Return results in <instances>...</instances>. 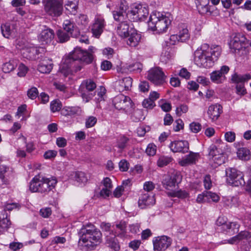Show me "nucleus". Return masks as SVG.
<instances>
[{
  "instance_id": "f257e3e1",
  "label": "nucleus",
  "mask_w": 251,
  "mask_h": 251,
  "mask_svg": "<svg viewBox=\"0 0 251 251\" xmlns=\"http://www.w3.org/2000/svg\"><path fill=\"white\" fill-rule=\"evenodd\" d=\"M93 59L92 53L82 50L80 48H76L65 59L61 72L66 76L69 73L78 71L81 70V66L78 65L76 61H80L86 64H90Z\"/></svg>"
},
{
  "instance_id": "f03ea898",
  "label": "nucleus",
  "mask_w": 251,
  "mask_h": 251,
  "mask_svg": "<svg viewBox=\"0 0 251 251\" xmlns=\"http://www.w3.org/2000/svg\"><path fill=\"white\" fill-rule=\"evenodd\" d=\"M221 53L218 46L210 47L207 44L201 45L194 52V62L200 67L209 68L212 67Z\"/></svg>"
},
{
  "instance_id": "7ed1b4c3",
  "label": "nucleus",
  "mask_w": 251,
  "mask_h": 251,
  "mask_svg": "<svg viewBox=\"0 0 251 251\" xmlns=\"http://www.w3.org/2000/svg\"><path fill=\"white\" fill-rule=\"evenodd\" d=\"M80 246L88 250H93L99 245L102 240V234L99 229L93 225L83 226L79 232Z\"/></svg>"
},
{
  "instance_id": "20e7f679",
  "label": "nucleus",
  "mask_w": 251,
  "mask_h": 251,
  "mask_svg": "<svg viewBox=\"0 0 251 251\" xmlns=\"http://www.w3.org/2000/svg\"><path fill=\"white\" fill-rule=\"evenodd\" d=\"M127 9V5L126 2L121 1L119 7L113 11V16L114 20L120 23L117 26V33L122 38L127 37L130 33V28L131 27L129 22L130 19L127 17L126 10Z\"/></svg>"
},
{
  "instance_id": "39448f33",
  "label": "nucleus",
  "mask_w": 251,
  "mask_h": 251,
  "mask_svg": "<svg viewBox=\"0 0 251 251\" xmlns=\"http://www.w3.org/2000/svg\"><path fill=\"white\" fill-rule=\"evenodd\" d=\"M172 20V17L170 13L152 12L148 22L149 28L156 33L166 32L171 25Z\"/></svg>"
},
{
  "instance_id": "423d86ee",
  "label": "nucleus",
  "mask_w": 251,
  "mask_h": 251,
  "mask_svg": "<svg viewBox=\"0 0 251 251\" xmlns=\"http://www.w3.org/2000/svg\"><path fill=\"white\" fill-rule=\"evenodd\" d=\"M57 180L55 178H47L40 175L36 176L29 184V190L32 192L48 193L54 188Z\"/></svg>"
},
{
  "instance_id": "0eeeda50",
  "label": "nucleus",
  "mask_w": 251,
  "mask_h": 251,
  "mask_svg": "<svg viewBox=\"0 0 251 251\" xmlns=\"http://www.w3.org/2000/svg\"><path fill=\"white\" fill-rule=\"evenodd\" d=\"M46 13L52 17L60 16L63 11V0H43Z\"/></svg>"
},
{
  "instance_id": "6e6552de",
  "label": "nucleus",
  "mask_w": 251,
  "mask_h": 251,
  "mask_svg": "<svg viewBox=\"0 0 251 251\" xmlns=\"http://www.w3.org/2000/svg\"><path fill=\"white\" fill-rule=\"evenodd\" d=\"M166 78L162 68L159 67L151 68L147 73V78L156 86L162 85Z\"/></svg>"
},
{
  "instance_id": "1a4fd4ad",
  "label": "nucleus",
  "mask_w": 251,
  "mask_h": 251,
  "mask_svg": "<svg viewBox=\"0 0 251 251\" xmlns=\"http://www.w3.org/2000/svg\"><path fill=\"white\" fill-rule=\"evenodd\" d=\"M226 174L227 182L233 186H244L245 181L242 172L235 168H229L226 170Z\"/></svg>"
},
{
  "instance_id": "9d476101",
  "label": "nucleus",
  "mask_w": 251,
  "mask_h": 251,
  "mask_svg": "<svg viewBox=\"0 0 251 251\" xmlns=\"http://www.w3.org/2000/svg\"><path fill=\"white\" fill-rule=\"evenodd\" d=\"M115 107L119 110H123L127 113L132 108V102L130 98L124 95H119L113 100Z\"/></svg>"
},
{
  "instance_id": "9b49d317",
  "label": "nucleus",
  "mask_w": 251,
  "mask_h": 251,
  "mask_svg": "<svg viewBox=\"0 0 251 251\" xmlns=\"http://www.w3.org/2000/svg\"><path fill=\"white\" fill-rule=\"evenodd\" d=\"M127 16L133 22L142 20L149 14L148 9L142 5L138 4L132 7L126 13Z\"/></svg>"
},
{
  "instance_id": "f8f14e48",
  "label": "nucleus",
  "mask_w": 251,
  "mask_h": 251,
  "mask_svg": "<svg viewBox=\"0 0 251 251\" xmlns=\"http://www.w3.org/2000/svg\"><path fill=\"white\" fill-rule=\"evenodd\" d=\"M105 25L106 22L103 17L100 15H97L91 29L93 36L99 38L103 32Z\"/></svg>"
},
{
  "instance_id": "ddd939ff",
  "label": "nucleus",
  "mask_w": 251,
  "mask_h": 251,
  "mask_svg": "<svg viewBox=\"0 0 251 251\" xmlns=\"http://www.w3.org/2000/svg\"><path fill=\"white\" fill-rule=\"evenodd\" d=\"M172 239L167 236L155 237L153 240V249L155 251H164L172 243Z\"/></svg>"
},
{
  "instance_id": "4468645a",
  "label": "nucleus",
  "mask_w": 251,
  "mask_h": 251,
  "mask_svg": "<svg viewBox=\"0 0 251 251\" xmlns=\"http://www.w3.org/2000/svg\"><path fill=\"white\" fill-rule=\"evenodd\" d=\"M229 71V68L226 65L222 66L219 70L213 71L210 74L211 81L215 83L220 84L223 83L226 79L225 75Z\"/></svg>"
},
{
  "instance_id": "2eb2a0df",
  "label": "nucleus",
  "mask_w": 251,
  "mask_h": 251,
  "mask_svg": "<svg viewBox=\"0 0 251 251\" xmlns=\"http://www.w3.org/2000/svg\"><path fill=\"white\" fill-rule=\"evenodd\" d=\"M17 48L22 50V54L24 58L28 60H36L39 58V50L34 47L24 46L21 47L17 44Z\"/></svg>"
},
{
  "instance_id": "dca6fc26",
  "label": "nucleus",
  "mask_w": 251,
  "mask_h": 251,
  "mask_svg": "<svg viewBox=\"0 0 251 251\" xmlns=\"http://www.w3.org/2000/svg\"><path fill=\"white\" fill-rule=\"evenodd\" d=\"M169 148L174 152H187L189 150V143L185 140H178L171 142Z\"/></svg>"
},
{
  "instance_id": "f3484780",
  "label": "nucleus",
  "mask_w": 251,
  "mask_h": 251,
  "mask_svg": "<svg viewBox=\"0 0 251 251\" xmlns=\"http://www.w3.org/2000/svg\"><path fill=\"white\" fill-rule=\"evenodd\" d=\"M222 112V106L220 104H215L209 106L207 114L211 121L215 122L218 120Z\"/></svg>"
},
{
  "instance_id": "a211bd4d",
  "label": "nucleus",
  "mask_w": 251,
  "mask_h": 251,
  "mask_svg": "<svg viewBox=\"0 0 251 251\" xmlns=\"http://www.w3.org/2000/svg\"><path fill=\"white\" fill-rule=\"evenodd\" d=\"M155 202L154 195L145 193L141 195L138 201L139 206L145 208L146 206L153 205Z\"/></svg>"
},
{
  "instance_id": "6ab92c4d",
  "label": "nucleus",
  "mask_w": 251,
  "mask_h": 251,
  "mask_svg": "<svg viewBox=\"0 0 251 251\" xmlns=\"http://www.w3.org/2000/svg\"><path fill=\"white\" fill-rule=\"evenodd\" d=\"M132 84V79L130 77H126L116 82L115 89L120 92L127 91L131 87Z\"/></svg>"
},
{
  "instance_id": "aec40b11",
  "label": "nucleus",
  "mask_w": 251,
  "mask_h": 251,
  "mask_svg": "<svg viewBox=\"0 0 251 251\" xmlns=\"http://www.w3.org/2000/svg\"><path fill=\"white\" fill-rule=\"evenodd\" d=\"M53 38L54 32L50 28L43 30L38 36V40L43 45L50 43Z\"/></svg>"
},
{
  "instance_id": "412c9836",
  "label": "nucleus",
  "mask_w": 251,
  "mask_h": 251,
  "mask_svg": "<svg viewBox=\"0 0 251 251\" xmlns=\"http://www.w3.org/2000/svg\"><path fill=\"white\" fill-rule=\"evenodd\" d=\"M52 67V60L45 57L40 61L37 69L41 73L49 74L51 72Z\"/></svg>"
},
{
  "instance_id": "4be33fe9",
  "label": "nucleus",
  "mask_w": 251,
  "mask_h": 251,
  "mask_svg": "<svg viewBox=\"0 0 251 251\" xmlns=\"http://www.w3.org/2000/svg\"><path fill=\"white\" fill-rule=\"evenodd\" d=\"M199 157V153L190 151L189 154L186 155L179 161V164L181 166H186L194 164L198 161Z\"/></svg>"
},
{
  "instance_id": "5701e85b",
  "label": "nucleus",
  "mask_w": 251,
  "mask_h": 251,
  "mask_svg": "<svg viewBox=\"0 0 251 251\" xmlns=\"http://www.w3.org/2000/svg\"><path fill=\"white\" fill-rule=\"evenodd\" d=\"M244 38L240 34H236L230 41L229 46L231 49L234 50L235 52L236 50L239 51L243 48Z\"/></svg>"
},
{
  "instance_id": "b1692460",
  "label": "nucleus",
  "mask_w": 251,
  "mask_h": 251,
  "mask_svg": "<svg viewBox=\"0 0 251 251\" xmlns=\"http://www.w3.org/2000/svg\"><path fill=\"white\" fill-rule=\"evenodd\" d=\"M0 27L3 36L7 38L16 32V24L6 23L2 24Z\"/></svg>"
},
{
  "instance_id": "393cba45",
  "label": "nucleus",
  "mask_w": 251,
  "mask_h": 251,
  "mask_svg": "<svg viewBox=\"0 0 251 251\" xmlns=\"http://www.w3.org/2000/svg\"><path fill=\"white\" fill-rule=\"evenodd\" d=\"M128 38L127 40V44L131 47H136L139 43L141 36L133 27L130 28V33L128 35Z\"/></svg>"
},
{
  "instance_id": "a878e982",
  "label": "nucleus",
  "mask_w": 251,
  "mask_h": 251,
  "mask_svg": "<svg viewBox=\"0 0 251 251\" xmlns=\"http://www.w3.org/2000/svg\"><path fill=\"white\" fill-rule=\"evenodd\" d=\"M63 30L70 33V34H71V36L75 38L77 37L78 29L73 22L68 20L64 21L63 24Z\"/></svg>"
},
{
  "instance_id": "bb28decb",
  "label": "nucleus",
  "mask_w": 251,
  "mask_h": 251,
  "mask_svg": "<svg viewBox=\"0 0 251 251\" xmlns=\"http://www.w3.org/2000/svg\"><path fill=\"white\" fill-rule=\"evenodd\" d=\"M251 238V233L247 231H242L238 235L232 237L228 240V243L234 244L239 243L243 240H249Z\"/></svg>"
},
{
  "instance_id": "cd10ccee",
  "label": "nucleus",
  "mask_w": 251,
  "mask_h": 251,
  "mask_svg": "<svg viewBox=\"0 0 251 251\" xmlns=\"http://www.w3.org/2000/svg\"><path fill=\"white\" fill-rule=\"evenodd\" d=\"M130 142V139L128 137L123 135L119 137L116 141L115 147H117L120 153L122 152L124 149L126 148Z\"/></svg>"
},
{
  "instance_id": "c85d7f7f",
  "label": "nucleus",
  "mask_w": 251,
  "mask_h": 251,
  "mask_svg": "<svg viewBox=\"0 0 251 251\" xmlns=\"http://www.w3.org/2000/svg\"><path fill=\"white\" fill-rule=\"evenodd\" d=\"M251 79V75L247 74L244 75L238 74L234 72L231 76V80L235 83H243Z\"/></svg>"
},
{
  "instance_id": "c756f323",
  "label": "nucleus",
  "mask_w": 251,
  "mask_h": 251,
  "mask_svg": "<svg viewBox=\"0 0 251 251\" xmlns=\"http://www.w3.org/2000/svg\"><path fill=\"white\" fill-rule=\"evenodd\" d=\"M78 0H67L65 8L68 14L75 15L76 13Z\"/></svg>"
},
{
  "instance_id": "7c9ffc66",
  "label": "nucleus",
  "mask_w": 251,
  "mask_h": 251,
  "mask_svg": "<svg viewBox=\"0 0 251 251\" xmlns=\"http://www.w3.org/2000/svg\"><path fill=\"white\" fill-rule=\"evenodd\" d=\"M180 42H183L188 40L190 38V33L187 26L185 25H182L179 27V32L176 34Z\"/></svg>"
},
{
  "instance_id": "2f4dec72",
  "label": "nucleus",
  "mask_w": 251,
  "mask_h": 251,
  "mask_svg": "<svg viewBox=\"0 0 251 251\" xmlns=\"http://www.w3.org/2000/svg\"><path fill=\"white\" fill-rule=\"evenodd\" d=\"M18 60L17 59H11L8 62L4 63L2 65V71L5 73H9L14 71L17 67Z\"/></svg>"
},
{
  "instance_id": "473e14b6",
  "label": "nucleus",
  "mask_w": 251,
  "mask_h": 251,
  "mask_svg": "<svg viewBox=\"0 0 251 251\" xmlns=\"http://www.w3.org/2000/svg\"><path fill=\"white\" fill-rule=\"evenodd\" d=\"M81 112V108L78 106L65 107L61 110V113L64 116H72L79 114Z\"/></svg>"
},
{
  "instance_id": "72a5a7b5",
  "label": "nucleus",
  "mask_w": 251,
  "mask_h": 251,
  "mask_svg": "<svg viewBox=\"0 0 251 251\" xmlns=\"http://www.w3.org/2000/svg\"><path fill=\"white\" fill-rule=\"evenodd\" d=\"M180 181V176L176 174L172 175L168 179H165L163 181V183L164 185H166L167 187L166 188L169 189L168 187L175 186L176 184L178 183Z\"/></svg>"
},
{
  "instance_id": "f704fd0d",
  "label": "nucleus",
  "mask_w": 251,
  "mask_h": 251,
  "mask_svg": "<svg viewBox=\"0 0 251 251\" xmlns=\"http://www.w3.org/2000/svg\"><path fill=\"white\" fill-rule=\"evenodd\" d=\"M115 235L106 236V244L109 248L113 249L114 251H118L120 249V246L117 242V240Z\"/></svg>"
},
{
  "instance_id": "c9c22d12",
  "label": "nucleus",
  "mask_w": 251,
  "mask_h": 251,
  "mask_svg": "<svg viewBox=\"0 0 251 251\" xmlns=\"http://www.w3.org/2000/svg\"><path fill=\"white\" fill-rule=\"evenodd\" d=\"M11 172L10 168L6 166H0V178L1 179L3 184L5 185L8 184L7 177Z\"/></svg>"
},
{
  "instance_id": "e433bc0d",
  "label": "nucleus",
  "mask_w": 251,
  "mask_h": 251,
  "mask_svg": "<svg viewBox=\"0 0 251 251\" xmlns=\"http://www.w3.org/2000/svg\"><path fill=\"white\" fill-rule=\"evenodd\" d=\"M237 156L242 160H248L250 159V151L246 148H239L237 152Z\"/></svg>"
},
{
  "instance_id": "4c0bfd02",
  "label": "nucleus",
  "mask_w": 251,
  "mask_h": 251,
  "mask_svg": "<svg viewBox=\"0 0 251 251\" xmlns=\"http://www.w3.org/2000/svg\"><path fill=\"white\" fill-rule=\"evenodd\" d=\"M125 68L128 71L135 73H140L142 70L143 65L139 62H134L129 64H126Z\"/></svg>"
},
{
  "instance_id": "58836bf2",
  "label": "nucleus",
  "mask_w": 251,
  "mask_h": 251,
  "mask_svg": "<svg viewBox=\"0 0 251 251\" xmlns=\"http://www.w3.org/2000/svg\"><path fill=\"white\" fill-rule=\"evenodd\" d=\"M75 180L79 184H85L88 180L87 176L82 172H76L74 173Z\"/></svg>"
},
{
  "instance_id": "ea45409f",
  "label": "nucleus",
  "mask_w": 251,
  "mask_h": 251,
  "mask_svg": "<svg viewBox=\"0 0 251 251\" xmlns=\"http://www.w3.org/2000/svg\"><path fill=\"white\" fill-rule=\"evenodd\" d=\"M197 7L202 13H206L209 11V0H198Z\"/></svg>"
},
{
  "instance_id": "a19ab883",
  "label": "nucleus",
  "mask_w": 251,
  "mask_h": 251,
  "mask_svg": "<svg viewBox=\"0 0 251 251\" xmlns=\"http://www.w3.org/2000/svg\"><path fill=\"white\" fill-rule=\"evenodd\" d=\"M115 233L113 235L122 236L126 232V224L124 222H120L119 224L116 225Z\"/></svg>"
},
{
  "instance_id": "79ce46f5",
  "label": "nucleus",
  "mask_w": 251,
  "mask_h": 251,
  "mask_svg": "<svg viewBox=\"0 0 251 251\" xmlns=\"http://www.w3.org/2000/svg\"><path fill=\"white\" fill-rule=\"evenodd\" d=\"M225 226L226 227L224 230H226L229 233L233 234L239 230V225L235 222H228Z\"/></svg>"
},
{
  "instance_id": "37998d69",
  "label": "nucleus",
  "mask_w": 251,
  "mask_h": 251,
  "mask_svg": "<svg viewBox=\"0 0 251 251\" xmlns=\"http://www.w3.org/2000/svg\"><path fill=\"white\" fill-rule=\"evenodd\" d=\"M57 36L60 43H64L70 39L71 34L63 30L60 29L57 31Z\"/></svg>"
},
{
  "instance_id": "c03bdc74",
  "label": "nucleus",
  "mask_w": 251,
  "mask_h": 251,
  "mask_svg": "<svg viewBox=\"0 0 251 251\" xmlns=\"http://www.w3.org/2000/svg\"><path fill=\"white\" fill-rule=\"evenodd\" d=\"M172 160L173 158L171 157L161 156L159 157L157 161V165L159 167H163L169 164Z\"/></svg>"
},
{
  "instance_id": "a18cd8bd",
  "label": "nucleus",
  "mask_w": 251,
  "mask_h": 251,
  "mask_svg": "<svg viewBox=\"0 0 251 251\" xmlns=\"http://www.w3.org/2000/svg\"><path fill=\"white\" fill-rule=\"evenodd\" d=\"M11 225V222L7 218L0 217V232H3L8 229Z\"/></svg>"
},
{
  "instance_id": "49530a36",
  "label": "nucleus",
  "mask_w": 251,
  "mask_h": 251,
  "mask_svg": "<svg viewBox=\"0 0 251 251\" xmlns=\"http://www.w3.org/2000/svg\"><path fill=\"white\" fill-rule=\"evenodd\" d=\"M131 119L134 122H138L144 119L142 114V111L139 109H136L134 111L131 116Z\"/></svg>"
},
{
  "instance_id": "de8ad7c7",
  "label": "nucleus",
  "mask_w": 251,
  "mask_h": 251,
  "mask_svg": "<svg viewBox=\"0 0 251 251\" xmlns=\"http://www.w3.org/2000/svg\"><path fill=\"white\" fill-rule=\"evenodd\" d=\"M97 122L96 117L91 116L87 117L85 120V126L87 128H90L94 126Z\"/></svg>"
},
{
  "instance_id": "09e8293b",
  "label": "nucleus",
  "mask_w": 251,
  "mask_h": 251,
  "mask_svg": "<svg viewBox=\"0 0 251 251\" xmlns=\"http://www.w3.org/2000/svg\"><path fill=\"white\" fill-rule=\"evenodd\" d=\"M28 70V68L25 66L23 63H21L18 68L17 75L19 77L25 76Z\"/></svg>"
},
{
  "instance_id": "8fccbe9b",
  "label": "nucleus",
  "mask_w": 251,
  "mask_h": 251,
  "mask_svg": "<svg viewBox=\"0 0 251 251\" xmlns=\"http://www.w3.org/2000/svg\"><path fill=\"white\" fill-rule=\"evenodd\" d=\"M208 152L209 155L212 158L213 157L217 155V154L221 152V151L219 150L215 145L212 144L209 147Z\"/></svg>"
},
{
  "instance_id": "3c124183",
  "label": "nucleus",
  "mask_w": 251,
  "mask_h": 251,
  "mask_svg": "<svg viewBox=\"0 0 251 251\" xmlns=\"http://www.w3.org/2000/svg\"><path fill=\"white\" fill-rule=\"evenodd\" d=\"M50 107L51 111L55 112L60 110L61 104L59 100H55L51 102Z\"/></svg>"
},
{
  "instance_id": "603ef678",
  "label": "nucleus",
  "mask_w": 251,
  "mask_h": 251,
  "mask_svg": "<svg viewBox=\"0 0 251 251\" xmlns=\"http://www.w3.org/2000/svg\"><path fill=\"white\" fill-rule=\"evenodd\" d=\"M212 159L216 164L218 165H221L225 162V156L221 152L219 154H217V155L213 157Z\"/></svg>"
},
{
  "instance_id": "864d4df0",
  "label": "nucleus",
  "mask_w": 251,
  "mask_h": 251,
  "mask_svg": "<svg viewBox=\"0 0 251 251\" xmlns=\"http://www.w3.org/2000/svg\"><path fill=\"white\" fill-rule=\"evenodd\" d=\"M188 110V107L185 104H181L177 107L176 110V113L178 116H180L183 113H186Z\"/></svg>"
},
{
  "instance_id": "5fc2aeb1",
  "label": "nucleus",
  "mask_w": 251,
  "mask_h": 251,
  "mask_svg": "<svg viewBox=\"0 0 251 251\" xmlns=\"http://www.w3.org/2000/svg\"><path fill=\"white\" fill-rule=\"evenodd\" d=\"M191 131L193 133H198L201 129V126L199 123L193 122L189 125Z\"/></svg>"
},
{
  "instance_id": "6e6d98bb",
  "label": "nucleus",
  "mask_w": 251,
  "mask_h": 251,
  "mask_svg": "<svg viewBox=\"0 0 251 251\" xmlns=\"http://www.w3.org/2000/svg\"><path fill=\"white\" fill-rule=\"evenodd\" d=\"M171 196L174 197H178L181 199L186 198L188 196V193L185 191L179 190L176 192L171 193Z\"/></svg>"
},
{
  "instance_id": "4d7b16f0",
  "label": "nucleus",
  "mask_w": 251,
  "mask_h": 251,
  "mask_svg": "<svg viewBox=\"0 0 251 251\" xmlns=\"http://www.w3.org/2000/svg\"><path fill=\"white\" fill-rule=\"evenodd\" d=\"M38 91L36 87H33L27 91V95L28 97L34 100L38 96Z\"/></svg>"
},
{
  "instance_id": "13d9d810",
  "label": "nucleus",
  "mask_w": 251,
  "mask_h": 251,
  "mask_svg": "<svg viewBox=\"0 0 251 251\" xmlns=\"http://www.w3.org/2000/svg\"><path fill=\"white\" fill-rule=\"evenodd\" d=\"M156 152V146L154 144H149L146 149L147 153L150 156H153Z\"/></svg>"
},
{
  "instance_id": "bf43d9fd",
  "label": "nucleus",
  "mask_w": 251,
  "mask_h": 251,
  "mask_svg": "<svg viewBox=\"0 0 251 251\" xmlns=\"http://www.w3.org/2000/svg\"><path fill=\"white\" fill-rule=\"evenodd\" d=\"M205 194L207 195L208 202L210 201V199H211L214 202H217L219 201L220 197L216 193L210 191H207Z\"/></svg>"
},
{
  "instance_id": "052dcab7",
  "label": "nucleus",
  "mask_w": 251,
  "mask_h": 251,
  "mask_svg": "<svg viewBox=\"0 0 251 251\" xmlns=\"http://www.w3.org/2000/svg\"><path fill=\"white\" fill-rule=\"evenodd\" d=\"M142 105L144 107L148 109H152L155 105L154 102L149 98L144 100Z\"/></svg>"
},
{
  "instance_id": "680f3d73",
  "label": "nucleus",
  "mask_w": 251,
  "mask_h": 251,
  "mask_svg": "<svg viewBox=\"0 0 251 251\" xmlns=\"http://www.w3.org/2000/svg\"><path fill=\"white\" fill-rule=\"evenodd\" d=\"M85 84L86 89L89 91H92L96 88V83L91 79L87 80Z\"/></svg>"
},
{
  "instance_id": "e2e57ef3",
  "label": "nucleus",
  "mask_w": 251,
  "mask_h": 251,
  "mask_svg": "<svg viewBox=\"0 0 251 251\" xmlns=\"http://www.w3.org/2000/svg\"><path fill=\"white\" fill-rule=\"evenodd\" d=\"M119 167L120 171L125 172L129 168V163L125 159H123L119 162Z\"/></svg>"
},
{
  "instance_id": "0e129e2a",
  "label": "nucleus",
  "mask_w": 251,
  "mask_h": 251,
  "mask_svg": "<svg viewBox=\"0 0 251 251\" xmlns=\"http://www.w3.org/2000/svg\"><path fill=\"white\" fill-rule=\"evenodd\" d=\"M225 139L228 142H233L235 139V133L234 132L228 131L225 134Z\"/></svg>"
},
{
  "instance_id": "69168bd1",
  "label": "nucleus",
  "mask_w": 251,
  "mask_h": 251,
  "mask_svg": "<svg viewBox=\"0 0 251 251\" xmlns=\"http://www.w3.org/2000/svg\"><path fill=\"white\" fill-rule=\"evenodd\" d=\"M236 93L237 94L243 96L246 94V90L243 83L237 84L236 86Z\"/></svg>"
},
{
  "instance_id": "338daca9",
  "label": "nucleus",
  "mask_w": 251,
  "mask_h": 251,
  "mask_svg": "<svg viewBox=\"0 0 251 251\" xmlns=\"http://www.w3.org/2000/svg\"><path fill=\"white\" fill-rule=\"evenodd\" d=\"M106 93V89L103 86H100V87L99 90L98 92V97L97 100L99 102H100L101 100H104V96Z\"/></svg>"
},
{
  "instance_id": "774afa93",
  "label": "nucleus",
  "mask_w": 251,
  "mask_h": 251,
  "mask_svg": "<svg viewBox=\"0 0 251 251\" xmlns=\"http://www.w3.org/2000/svg\"><path fill=\"white\" fill-rule=\"evenodd\" d=\"M57 155V151L54 150H49L46 151L44 154L45 159L54 158Z\"/></svg>"
}]
</instances>
